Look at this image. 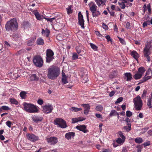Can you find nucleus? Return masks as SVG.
<instances>
[{
    "instance_id": "72a5a7b5",
    "label": "nucleus",
    "mask_w": 152,
    "mask_h": 152,
    "mask_svg": "<svg viewBox=\"0 0 152 152\" xmlns=\"http://www.w3.org/2000/svg\"><path fill=\"white\" fill-rule=\"evenodd\" d=\"M81 108H79L77 107H72L70 109V110L74 112H77L80 111L82 110Z\"/></svg>"
},
{
    "instance_id": "0eeeda50",
    "label": "nucleus",
    "mask_w": 152,
    "mask_h": 152,
    "mask_svg": "<svg viewBox=\"0 0 152 152\" xmlns=\"http://www.w3.org/2000/svg\"><path fill=\"white\" fill-rule=\"evenodd\" d=\"M150 48L151 47L149 45H145L143 51L144 55L147 58L148 62L150 61V58L149 56L151 53Z\"/></svg>"
},
{
    "instance_id": "69168bd1",
    "label": "nucleus",
    "mask_w": 152,
    "mask_h": 152,
    "mask_svg": "<svg viewBox=\"0 0 152 152\" xmlns=\"http://www.w3.org/2000/svg\"><path fill=\"white\" fill-rule=\"evenodd\" d=\"M150 144V141H148L147 142L144 143L142 144L144 146H147L149 145Z\"/></svg>"
},
{
    "instance_id": "09e8293b",
    "label": "nucleus",
    "mask_w": 152,
    "mask_h": 152,
    "mask_svg": "<svg viewBox=\"0 0 152 152\" xmlns=\"http://www.w3.org/2000/svg\"><path fill=\"white\" fill-rule=\"evenodd\" d=\"M72 6L71 5L69 6L66 9L67 10V13L69 14L70 13L72 12V10H71Z\"/></svg>"
},
{
    "instance_id": "a211bd4d",
    "label": "nucleus",
    "mask_w": 152,
    "mask_h": 152,
    "mask_svg": "<svg viewBox=\"0 0 152 152\" xmlns=\"http://www.w3.org/2000/svg\"><path fill=\"white\" fill-rule=\"evenodd\" d=\"M75 136V133L73 132H69L67 133L65 135V137L67 140H69Z\"/></svg>"
},
{
    "instance_id": "c756f323",
    "label": "nucleus",
    "mask_w": 152,
    "mask_h": 152,
    "mask_svg": "<svg viewBox=\"0 0 152 152\" xmlns=\"http://www.w3.org/2000/svg\"><path fill=\"white\" fill-rule=\"evenodd\" d=\"M30 80L31 81L37 80H38V78L35 74H33L30 77Z\"/></svg>"
},
{
    "instance_id": "e433bc0d",
    "label": "nucleus",
    "mask_w": 152,
    "mask_h": 152,
    "mask_svg": "<svg viewBox=\"0 0 152 152\" xmlns=\"http://www.w3.org/2000/svg\"><path fill=\"white\" fill-rule=\"evenodd\" d=\"M103 109V107L101 105H99L97 106L96 108L95 109L98 111H102Z\"/></svg>"
},
{
    "instance_id": "4c0bfd02",
    "label": "nucleus",
    "mask_w": 152,
    "mask_h": 152,
    "mask_svg": "<svg viewBox=\"0 0 152 152\" xmlns=\"http://www.w3.org/2000/svg\"><path fill=\"white\" fill-rule=\"evenodd\" d=\"M82 46H77L76 47V51L78 54H79L82 52Z\"/></svg>"
},
{
    "instance_id": "8fccbe9b",
    "label": "nucleus",
    "mask_w": 152,
    "mask_h": 152,
    "mask_svg": "<svg viewBox=\"0 0 152 152\" xmlns=\"http://www.w3.org/2000/svg\"><path fill=\"white\" fill-rule=\"evenodd\" d=\"M81 121V120H79L78 118H72V123H75L78 121Z\"/></svg>"
},
{
    "instance_id": "5fc2aeb1",
    "label": "nucleus",
    "mask_w": 152,
    "mask_h": 152,
    "mask_svg": "<svg viewBox=\"0 0 152 152\" xmlns=\"http://www.w3.org/2000/svg\"><path fill=\"white\" fill-rule=\"evenodd\" d=\"M6 124L7 126L9 128H10L11 125H12V123L10 121H7Z\"/></svg>"
},
{
    "instance_id": "aec40b11",
    "label": "nucleus",
    "mask_w": 152,
    "mask_h": 152,
    "mask_svg": "<svg viewBox=\"0 0 152 152\" xmlns=\"http://www.w3.org/2000/svg\"><path fill=\"white\" fill-rule=\"evenodd\" d=\"M124 75L125 78L127 81H130L132 79V75L129 72H127L124 73Z\"/></svg>"
},
{
    "instance_id": "4d7b16f0",
    "label": "nucleus",
    "mask_w": 152,
    "mask_h": 152,
    "mask_svg": "<svg viewBox=\"0 0 152 152\" xmlns=\"http://www.w3.org/2000/svg\"><path fill=\"white\" fill-rule=\"evenodd\" d=\"M44 18L45 19H46L48 21H49L50 22H52V21L53 20H55V18Z\"/></svg>"
},
{
    "instance_id": "338daca9",
    "label": "nucleus",
    "mask_w": 152,
    "mask_h": 152,
    "mask_svg": "<svg viewBox=\"0 0 152 152\" xmlns=\"http://www.w3.org/2000/svg\"><path fill=\"white\" fill-rule=\"evenodd\" d=\"M105 38L107 39L108 42H109L110 41L111 42H112V39H111L110 37V36H105Z\"/></svg>"
},
{
    "instance_id": "393cba45",
    "label": "nucleus",
    "mask_w": 152,
    "mask_h": 152,
    "mask_svg": "<svg viewBox=\"0 0 152 152\" xmlns=\"http://www.w3.org/2000/svg\"><path fill=\"white\" fill-rule=\"evenodd\" d=\"M126 139L118 137L116 140V142L120 145H122Z\"/></svg>"
},
{
    "instance_id": "a19ab883",
    "label": "nucleus",
    "mask_w": 152,
    "mask_h": 152,
    "mask_svg": "<svg viewBox=\"0 0 152 152\" xmlns=\"http://www.w3.org/2000/svg\"><path fill=\"white\" fill-rule=\"evenodd\" d=\"M118 137L121 138L126 139L123 133L121 131H119L118 132Z\"/></svg>"
},
{
    "instance_id": "c85d7f7f",
    "label": "nucleus",
    "mask_w": 152,
    "mask_h": 152,
    "mask_svg": "<svg viewBox=\"0 0 152 152\" xmlns=\"http://www.w3.org/2000/svg\"><path fill=\"white\" fill-rule=\"evenodd\" d=\"M37 44L39 45H42L44 44L43 40L42 38H39L37 41Z\"/></svg>"
},
{
    "instance_id": "b1692460",
    "label": "nucleus",
    "mask_w": 152,
    "mask_h": 152,
    "mask_svg": "<svg viewBox=\"0 0 152 152\" xmlns=\"http://www.w3.org/2000/svg\"><path fill=\"white\" fill-rule=\"evenodd\" d=\"M93 17H97L101 15V12L98 10H96L95 11L91 12Z\"/></svg>"
},
{
    "instance_id": "20e7f679",
    "label": "nucleus",
    "mask_w": 152,
    "mask_h": 152,
    "mask_svg": "<svg viewBox=\"0 0 152 152\" xmlns=\"http://www.w3.org/2000/svg\"><path fill=\"white\" fill-rule=\"evenodd\" d=\"M133 102L134 104V107L137 111L140 110L142 109V102L139 95L133 99Z\"/></svg>"
},
{
    "instance_id": "f8f14e48",
    "label": "nucleus",
    "mask_w": 152,
    "mask_h": 152,
    "mask_svg": "<svg viewBox=\"0 0 152 152\" xmlns=\"http://www.w3.org/2000/svg\"><path fill=\"white\" fill-rule=\"evenodd\" d=\"M46 140L48 143L51 145H54L56 144L58 142V139L56 137H53L46 139Z\"/></svg>"
},
{
    "instance_id": "9b49d317",
    "label": "nucleus",
    "mask_w": 152,
    "mask_h": 152,
    "mask_svg": "<svg viewBox=\"0 0 152 152\" xmlns=\"http://www.w3.org/2000/svg\"><path fill=\"white\" fill-rule=\"evenodd\" d=\"M87 74L88 72L86 70H85V71L84 72H82L80 73V77L83 83H85L88 81V79L87 77Z\"/></svg>"
},
{
    "instance_id": "ddd939ff",
    "label": "nucleus",
    "mask_w": 152,
    "mask_h": 152,
    "mask_svg": "<svg viewBox=\"0 0 152 152\" xmlns=\"http://www.w3.org/2000/svg\"><path fill=\"white\" fill-rule=\"evenodd\" d=\"M78 18L79 20L78 22L79 25L81 26V28H84V20L83 19V16L80 12L78 14Z\"/></svg>"
},
{
    "instance_id": "f257e3e1",
    "label": "nucleus",
    "mask_w": 152,
    "mask_h": 152,
    "mask_svg": "<svg viewBox=\"0 0 152 152\" xmlns=\"http://www.w3.org/2000/svg\"><path fill=\"white\" fill-rule=\"evenodd\" d=\"M18 25L17 21L15 18H13L8 21L6 23L5 28L6 31L14 32L18 29Z\"/></svg>"
},
{
    "instance_id": "3c124183",
    "label": "nucleus",
    "mask_w": 152,
    "mask_h": 152,
    "mask_svg": "<svg viewBox=\"0 0 152 152\" xmlns=\"http://www.w3.org/2000/svg\"><path fill=\"white\" fill-rule=\"evenodd\" d=\"M66 77H62V81L64 84H66L67 83L68 81L66 80Z\"/></svg>"
},
{
    "instance_id": "79ce46f5",
    "label": "nucleus",
    "mask_w": 152,
    "mask_h": 152,
    "mask_svg": "<svg viewBox=\"0 0 152 152\" xmlns=\"http://www.w3.org/2000/svg\"><path fill=\"white\" fill-rule=\"evenodd\" d=\"M90 45L91 48L92 49H93L95 51H96L97 50V47L94 44L92 43H90Z\"/></svg>"
},
{
    "instance_id": "f704fd0d",
    "label": "nucleus",
    "mask_w": 152,
    "mask_h": 152,
    "mask_svg": "<svg viewBox=\"0 0 152 152\" xmlns=\"http://www.w3.org/2000/svg\"><path fill=\"white\" fill-rule=\"evenodd\" d=\"M128 126H125L124 127V129L126 130V132H128L131 129V124L128 123L127 124Z\"/></svg>"
},
{
    "instance_id": "473e14b6",
    "label": "nucleus",
    "mask_w": 152,
    "mask_h": 152,
    "mask_svg": "<svg viewBox=\"0 0 152 152\" xmlns=\"http://www.w3.org/2000/svg\"><path fill=\"white\" fill-rule=\"evenodd\" d=\"M142 76L141 74L137 72V73L134 75V77L135 79L137 80L140 78Z\"/></svg>"
},
{
    "instance_id": "2f4dec72",
    "label": "nucleus",
    "mask_w": 152,
    "mask_h": 152,
    "mask_svg": "<svg viewBox=\"0 0 152 152\" xmlns=\"http://www.w3.org/2000/svg\"><path fill=\"white\" fill-rule=\"evenodd\" d=\"M135 142L137 143H141L143 142L142 138L141 137H137L134 139Z\"/></svg>"
},
{
    "instance_id": "864d4df0",
    "label": "nucleus",
    "mask_w": 152,
    "mask_h": 152,
    "mask_svg": "<svg viewBox=\"0 0 152 152\" xmlns=\"http://www.w3.org/2000/svg\"><path fill=\"white\" fill-rule=\"evenodd\" d=\"M123 98L122 97H120L118 98L116 101L115 102V104H116L120 103L123 101Z\"/></svg>"
},
{
    "instance_id": "cd10ccee",
    "label": "nucleus",
    "mask_w": 152,
    "mask_h": 152,
    "mask_svg": "<svg viewBox=\"0 0 152 152\" xmlns=\"http://www.w3.org/2000/svg\"><path fill=\"white\" fill-rule=\"evenodd\" d=\"M145 71V69L144 67H141L139 68L137 72L142 75Z\"/></svg>"
},
{
    "instance_id": "7ed1b4c3",
    "label": "nucleus",
    "mask_w": 152,
    "mask_h": 152,
    "mask_svg": "<svg viewBox=\"0 0 152 152\" xmlns=\"http://www.w3.org/2000/svg\"><path fill=\"white\" fill-rule=\"evenodd\" d=\"M23 110L26 111L30 113H35L38 112L39 108L36 105L31 103L24 102L23 104Z\"/></svg>"
},
{
    "instance_id": "dca6fc26",
    "label": "nucleus",
    "mask_w": 152,
    "mask_h": 152,
    "mask_svg": "<svg viewBox=\"0 0 152 152\" xmlns=\"http://www.w3.org/2000/svg\"><path fill=\"white\" fill-rule=\"evenodd\" d=\"M90 10L92 12L95 11L97 8V7L95 4L93 2H91L88 4Z\"/></svg>"
},
{
    "instance_id": "bb28decb",
    "label": "nucleus",
    "mask_w": 152,
    "mask_h": 152,
    "mask_svg": "<svg viewBox=\"0 0 152 152\" xmlns=\"http://www.w3.org/2000/svg\"><path fill=\"white\" fill-rule=\"evenodd\" d=\"M95 1L97 5L99 6H100L101 4L104 3L105 0H95Z\"/></svg>"
},
{
    "instance_id": "f3484780",
    "label": "nucleus",
    "mask_w": 152,
    "mask_h": 152,
    "mask_svg": "<svg viewBox=\"0 0 152 152\" xmlns=\"http://www.w3.org/2000/svg\"><path fill=\"white\" fill-rule=\"evenodd\" d=\"M32 119L33 121L36 123H38L41 122L43 119L42 116L34 115L32 117Z\"/></svg>"
},
{
    "instance_id": "412c9836",
    "label": "nucleus",
    "mask_w": 152,
    "mask_h": 152,
    "mask_svg": "<svg viewBox=\"0 0 152 152\" xmlns=\"http://www.w3.org/2000/svg\"><path fill=\"white\" fill-rule=\"evenodd\" d=\"M42 33L44 36L48 37L50 33V31L47 28H46L45 30L42 29Z\"/></svg>"
},
{
    "instance_id": "774afa93",
    "label": "nucleus",
    "mask_w": 152,
    "mask_h": 152,
    "mask_svg": "<svg viewBox=\"0 0 152 152\" xmlns=\"http://www.w3.org/2000/svg\"><path fill=\"white\" fill-rule=\"evenodd\" d=\"M102 152H111V151L110 149H105Z\"/></svg>"
},
{
    "instance_id": "9d476101",
    "label": "nucleus",
    "mask_w": 152,
    "mask_h": 152,
    "mask_svg": "<svg viewBox=\"0 0 152 152\" xmlns=\"http://www.w3.org/2000/svg\"><path fill=\"white\" fill-rule=\"evenodd\" d=\"M26 137L28 140L32 142H34L39 139L38 136L32 134H27Z\"/></svg>"
},
{
    "instance_id": "4468645a",
    "label": "nucleus",
    "mask_w": 152,
    "mask_h": 152,
    "mask_svg": "<svg viewBox=\"0 0 152 152\" xmlns=\"http://www.w3.org/2000/svg\"><path fill=\"white\" fill-rule=\"evenodd\" d=\"M76 128L78 130L83 132L84 133H86L88 132V131L86 129V127L85 125H80L77 126Z\"/></svg>"
},
{
    "instance_id": "5701e85b",
    "label": "nucleus",
    "mask_w": 152,
    "mask_h": 152,
    "mask_svg": "<svg viewBox=\"0 0 152 152\" xmlns=\"http://www.w3.org/2000/svg\"><path fill=\"white\" fill-rule=\"evenodd\" d=\"M27 92L25 91H21L20 94V96L22 99H25L26 98Z\"/></svg>"
},
{
    "instance_id": "1a4fd4ad",
    "label": "nucleus",
    "mask_w": 152,
    "mask_h": 152,
    "mask_svg": "<svg viewBox=\"0 0 152 152\" xmlns=\"http://www.w3.org/2000/svg\"><path fill=\"white\" fill-rule=\"evenodd\" d=\"M54 53L53 51L50 49H48L46 51V62L49 63L54 58Z\"/></svg>"
},
{
    "instance_id": "de8ad7c7",
    "label": "nucleus",
    "mask_w": 152,
    "mask_h": 152,
    "mask_svg": "<svg viewBox=\"0 0 152 152\" xmlns=\"http://www.w3.org/2000/svg\"><path fill=\"white\" fill-rule=\"evenodd\" d=\"M63 37V36L60 34H58L56 36L57 39L59 41L62 40Z\"/></svg>"
},
{
    "instance_id": "f03ea898",
    "label": "nucleus",
    "mask_w": 152,
    "mask_h": 152,
    "mask_svg": "<svg viewBox=\"0 0 152 152\" xmlns=\"http://www.w3.org/2000/svg\"><path fill=\"white\" fill-rule=\"evenodd\" d=\"M48 70V77L49 79L53 80L58 76L60 73L59 69L55 66H50Z\"/></svg>"
},
{
    "instance_id": "58836bf2",
    "label": "nucleus",
    "mask_w": 152,
    "mask_h": 152,
    "mask_svg": "<svg viewBox=\"0 0 152 152\" xmlns=\"http://www.w3.org/2000/svg\"><path fill=\"white\" fill-rule=\"evenodd\" d=\"M146 76L147 75H145L143 78L142 79V82H145L151 78V76Z\"/></svg>"
},
{
    "instance_id": "4be33fe9",
    "label": "nucleus",
    "mask_w": 152,
    "mask_h": 152,
    "mask_svg": "<svg viewBox=\"0 0 152 152\" xmlns=\"http://www.w3.org/2000/svg\"><path fill=\"white\" fill-rule=\"evenodd\" d=\"M121 1H124L125 4H126V5H125L126 7H131L132 5V4L129 2H132L133 0H121Z\"/></svg>"
},
{
    "instance_id": "ea45409f",
    "label": "nucleus",
    "mask_w": 152,
    "mask_h": 152,
    "mask_svg": "<svg viewBox=\"0 0 152 152\" xmlns=\"http://www.w3.org/2000/svg\"><path fill=\"white\" fill-rule=\"evenodd\" d=\"M150 24V20H146L142 24L143 27L144 28L147 25Z\"/></svg>"
},
{
    "instance_id": "39448f33",
    "label": "nucleus",
    "mask_w": 152,
    "mask_h": 152,
    "mask_svg": "<svg viewBox=\"0 0 152 152\" xmlns=\"http://www.w3.org/2000/svg\"><path fill=\"white\" fill-rule=\"evenodd\" d=\"M54 124L57 125L58 127L62 128H65L67 127L66 121L63 119L57 118L54 121Z\"/></svg>"
},
{
    "instance_id": "49530a36",
    "label": "nucleus",
    "mask_w": 152,
    "mask_h": 152,
    "mask_svg": "<svg viewBox=\"0 0 152 152\" xmlns=\"http://www.w3.org/2000/svg\"><path fill=\"white\" fill-rule=\"evenodd\" d=\"M152 100L151 99H149L148 100L147 105L150 108H152L151 106Z\"/></svg>"
},
{
    "instance_id": "13d9d810",
    "label": "nucleus",
    "mask_w": 152,
    "mask_h": 152,
    "mask_svg": "<svg viewBox=\"0 0 152 152\" xmlns=\"http://www.w3.org/2000/svg\"><path fill=\"white\" fill-rule=\"evenodd\" d=\"M37 102L40 105H42L44 103L43 101L41 99H38Z\"/></svg>"
},
{
    "instance_id": "6ab92c4d",
    "label": "nucleus",
    "mask_w": 152,
    "mask_h": 152,
    "mask_svg": "<svg viewBox=\"0 0 152 152\" xmlns=\"http://www.w3.org/2000/svg\"><path fill=\"white\" fill-rule=\"evenodd\" d=\"M131 55L137 61L139 55L135 50H133L131 53Z\"/></svg>"
},
{
    "instance_id": "6e6552de",
    "label": "nucleus",
    "mask_w": 152,
    "mask_h": 152,
    "mask_svg": "<svg viewBox=\"0 0 152 152\" xmlns=\"http://www.w3.org/2000/svg\"><path fill=\"white\" fill-rule=\"evenodd\" d=\"M42 107L43 113L46 114L51 113L53 109V105L50 104H47L42 106Z\"/></svg>"
},
{
    "instance_id": "a878e982",
    "label": "nucleus",
    "mask_w": 152,
    "mask_h": 152,
    "mask_svg": "<svg viewBox=\"0 0 152 152\" xmlns=\"http://www.w3.org/2000/svg\"><path fill=\"white\" fill-rule=\"evenodd\" d=\"M36 38H31L28 41L27 43V45L28 46H31L34 44Z\"/></svg>"
},
{
    "instance_id": "37998d69",
    "label": "nucleus",
    "mask_w": 152,
    "mask_h": 152,
    "mask_svg": "<svg viewBox=\"0 0 152 152\" xmlns=\"http://www.w3.org/2000/svg\"><path fill=\"white\" fill-rule=\"evenodd\" d=\"M10 101L12 104H14L16 105L18 104V101L14 99H10Z\"/></svg>"
},
{
    "instance_id": "c03bdc74",
    "label": "nucleus",
    "mask_w": 152,
    "mask_h": 152,
    "mask_svg": "<svg viewBox=\"0 0 152 152\" xmlns=\"http://www.w3.org/2000/svg\"><path fill=\"white\" fill-rule=\"evenodd\" d=\"M5 110H10V108L8 106H2L1 108H0V110H1V109Z\"/></svg>"
},
{
    "instance_id": "a18cd8bd",
    "label": "nucleus",
    "mask_w": 152,
    "mask_h": 152,
    "mask_svg": "<svg viewBox=\"0 0 152 152\" xmlns=\"http://www.w3.org/2000/svg\"><path fill=\"white\" fill-rule=\"evenodd\" d=\"M116 113H117V112L115 110H112L111 111L109 115L110 116H112L113 115H116Z\"/></svg>"
},
{
    "instance_id": "603ef678",
    "label": "nucleus",
    "mask_w": 152,
    "mask_h": 152,
    "mask_svg": "<svg viewBox=\"0 0 152 152\" xmlns=\"http://www.w3.org/2000/svg\"><path fill=\"white\" fill-rule=\"evenodd\" d=\"M78 58V56L76 53H73L72 54V59L75 60Z\"/></svg>"
},
{
    "instance_id": "052dcab7",
    "label": "nucleus",
    "mask_w": 152,
    "mask_h": 152,
    "mask_svg": "<svg viewBox=\"0 0 152 152\" xmlns=\"http://www.w3.org/2000/svg\"><path fill=\"white\" fill-rule=\"evenodd\" d=\"M118 38L120 42L121 43L123 44H125V41L123 39H122L119 37H118Z\"/></svg>"
},
{
    "instance_id": "0e129e2a",
    "label": "nucleus",
    "mask_w": 152,
    "mask_h": 152,
    "mask_svg": "<svg viewBox=\"0 0 152 152\" xmlns=\"http://www.w3.org/2000/svg\"><path fill=\"white\" fill-rule=\"evenodd\" d=\"M19 77V76L17 73H15L13 74L12 78L13 79H16Z\"/></svg>"
},
{
    "instance_id": "680f3d73",
    "label": "nucleus",
    "mask_w": 152,
    "mask_h": 152,
    "mask_svg": "<svg viewBox=\"0 0 152 152\" xmlns=\"http://www.w3.org/2000/svg\"><path fill=\"white\" fill-rule=\"evenodd\" d=\"M102 28L105 30H107L108 29V26L104 23H102Z\"/></svg>"
},
{
    "instance_id": "423d86ee",
    "label": "nucleus",
    "mask_w": 152,
    "mask_h": 152,
    "mask_svg": "<svg viewBox=\"0 0 152 152\" xmlns=\"http://www.w3.org/2000/svg\"><path fill=\"white\" fill-rule=\"evenodd\" d=\"M33 62L34 65L37 66L41 67L43 65V61L42 58L39 56H36L34 57Z\"/></svg>"
},
{
    "instance_id": "6e6d98bb",
    "label": "nucleus",
    "mask_w": 152,
    "mask_h": 152,
    "mask_svg": "<svg viewBox=\"0 0 152 152\" xmlns=\"http://www.w3.org/2000/svg\"><path fill=\"white\" fill-rule=\"evenodd\" d=\"M132 114V113L130 111H127L126 112V115L127 117H131Z\"/></svg>"
},
{
    "instance_id": "e2e57ef3",
    "label": "nucleus",
    "mask_w": 152,
    "mask_h": 152,
    "mask_svg": "<svg viewBox=\"0 0 152 152\" xmlns=\"http://www.w3.org/2000/svg\"><path fill=\"white\" fill-rule=\"evenodd\" d=\"M95 34H96L98 36V37H103V36H102V35L101 34L99 31H96L95 32Z\"/></svg>"
},
{
    "instance_id": "2eb2a0df",
    "label": "nucleus",
    "mask_w": 152,
    "mask_h": 152,
    "mask_svg": "<svg viewBox=\"0 0 152 152\" xmlns=\"http://www.w3.org/2000/svg\"><path fill=\"white\" fill-rule=\"evenodd\" d=\"M82 106L84 108V114L86 115H87L90 109V106L89 104H82Z\"/></svg>"
},
{
    "instance_id": "7c9ffc66",
    "label": "nucleus",
    "mask_w": 152,
    "mask_h": 152,
    "mask_svg": "<svg viewBox=\"0 0 152 152\" xmlns=\"http://www.w3.org/2000/svg\"><path fill=\"white\" fill-rule=\"evenodd\" d=\"M34 14L36 16L37 19L39 20H40L41 19V16L40 15L38 12L36 11L35 12Z\"/></svg>"
},
{
    "instance_id": "c9c22d12",
    "label": "nucleus",
    "mask_w": 152,
    "mask_h": 152,
    "mask_svg": "<svg viewBox=\"0 0 152 152\" xmlns=\"http://www.w3.org/2000/svg\"><path fill=\"white\" fill-rule=\"evenodd\" d=\"M118 4L122 9H124L126 7L124 1H121V2H118Z\"/></svg>"
},
{
    "instance_id": "bf43d9fd",
    "label": "nucleus",
    "mask_w": 152,
    "mask_h": 152,
    "mask_svg": "<svg viewBox=\"0 0 152 152\" xmlns=\"http://www.w3.org/2000/svg\"><path fill=\"white\" fill-rule=\"evenodd\" d=\"M137 152H141L142 150L141 146L140 145H138L136 146Z\"/></svg>"
}]
</instances>
